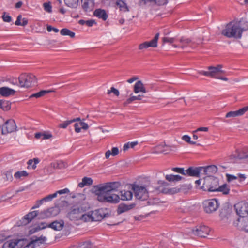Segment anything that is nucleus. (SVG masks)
Listing matches in <instances>:
<instances>
[{
  "mask_svg": "<svg viewBox=\"0 0 248 248\" xmlns=\"http://www.w3.org/2000/svg\"><path fill=\"white\" fill-rule=\"evenodd\" d=\"M119 186V182H108L94 186L92 191L97 196V199L100 202L118 203L120 199L123 201L131 200L133 193L130 191H121V197L115 193Z\"/></svg>",
  "mask_w": 248,
  "mask_h": 248,
  "instance_id": "1",
  "label": "nucleus"
},
{
  "mask_svg": "<svg viewBox=\"0 0 248 248\" xmlns=\"http://www.w3.org/2000/svg\"><path fill=\"white\" fill-rule=\"evenodd\" d=\"M46 240V237L43 236L39 237L33 236L29 242L21 239H12L4 242L2 248H22L23 244L25 245L23 248H35L36 245L39 246L40 244L44 243Z\"/></svg>",
  "mask_w": 248,
  "mask_h": 248,
  "instance_id": "2",
  "label": "nucleus"
},
{
  "mask_svg": "<svg viewBox=\"0 0 248 248\" xmlns=\"http://www.w3.org/2000/svg\"><path fill=\"white\" fill-rule=\"evenodd\" d=\"M245 24L246 29L242 28L239 23L230 22L226 25L225 28L222 30L221 34L229 38H240L243 31L248 28V24L247 22Z\"/></svg>",
  "mask_w": 248,
  "mask_h": 248,
  "instance_id": "3",
  "label": "nucleus"
},
{
  "mask_svg": "<svg viewBox=\"0 0 248 248\" xmlns=\"http://www.w3.org/2000/svg\"><path fill=\"white\" fill-rule=\"evenodd\" d=\"M222 68V65L220 64L217 65L216 67L210 66L207 67V69L209 70L208 71L202 70L199 72V73L203 76L227 81L228 80V78H227L218 76L219 74L225 73L224 71L221 70Z\"/></svg>",
  "mask_w": 248,
  "mask_h": 248,
  "instance_id": "4",
  "label": "nucleus"
},
{
  "mask_svg": "<svg viewBox=\"0 0 248 248\" xmlns=\"http://www.w3.org/2000/svg\"><path fill=\"white\" fill-rule=\"evenodd\" d=\"M218 185L219 180L217 178L208 177L204 179L203 184L200 188L205 191L216 192Z\"/></svg>",
  "mask_w": 248,
  "mask_h": 248,
  "instance_id": "5",
  "label": "nucleus"
},
{
  "mask_svg": "<svg viewBox=\"0 0 248 248\" xmlns=\"http://www.w3.org/2000/svg\"><path fill=\"white\" fill-rule=\"evenodd\" d=\"M21 87L29 88L36 83L35 76L32 74H21L18 78Z\"/></svg>",
  "mask_w": 248,
  "mask_h": 248,
  "instance_id": "6",
  "label": "nucleus"
},
{
  "mask_svg": "<svg viewBox=\"0 0 248 248\" xmlns=\"http://www.w3.org/2000/svg\"><path fill=\"white\" fill-rule=\"evenodd\" d=\"M45 224V223H41V225L42 226L41 227L40 226H37L32 228L29 231L30 233L32 234L41 229H44L46 227L51 228L55 231H60L64 226V222L63 220H61L60 221L56 220L51 223H49L47 225L44 226Z\"/></svg>",
  "mask_w": 248,
  "mask_h": 248,
  "instance_id": "7",
  "label": "nucleus"
},
{
  "mask_svg": "<svg viewBox=\"0 0 248 248\" xmlns=\"http://www.w3.org/2000/svg\"><path fill=\"white\" fill-rule=\"evenodd\" d=\"M202 204L204 211L208 214L215 212L219 205L216 199L206 200L203 202Z\"/></svg>",
  "mask_w": 248,
  "mask_h": 248,
  "instance_id": "8",
  "label": "nucleus"
},
{
  "mask_svg": "<svg viewBox=\"0 0 248 248\" xmlns=\"http://www.w3.org/2000/svg\"><path fill=\"white\" fill-rule=\"evenodd\" d=\"M132 188L136 199L141 201H145L148 199V192L144 186L134 185Z\"/></svg>",
  "mask_w": 248,
  "mask_h": 248,
  "instance_id": "9",
  "label": "nucleus"
},
{
  "mask_svg": "<svg viewBox=\"0 0 248 248\" xmlns=\"http://www.w3.org/2000/svg\"><path fill=\"white\" fill-rule=\"evenodd\" d=\"M60 212V209L58 206L50 207L46 210L40 212L38 219H43L47 218H51L57 216Z\"/></svg>",
  "mask_w": 248,
  "mask_h": 248,
  "instance_id": "10",
  "label": "nucleus"
},
{
  "mask_svg": "<svg viewBox=\"0 0 248 248\" xmlns=\"http://www.w3.org/2000/svg\"><path fill=\"white\" fill-rule=\"evenodd\" d=\"M234 208L239 217H247L248 215V203L245 201L238 202Z\"/></svg>",
  "mask_w": 248,
  "mask_h": 248,
  "instance_id": "11",
  "label": "nucleus"
},
{
  "mask_svg": "<svg viewBox=\"0 0 248 248\" xmlns=\"http://www.w3.org/2000/svg\"><path fill=\"white\" fill-rule=\"evenodd\" d=\"M110 215V214L105 213L104 209H98L91 212V221H100L105 218L109 217Z\"/></svg>",
  "mask_w": 248,
  "mask_h": 248,
  "instance_id": "12",
  "label": "nucleus"
},
{
  "mask_svg": "<svg viewBox=\"0 0 248 248\" xmlns=\"http://www.w3.org/2000/svg\"><path fill=\"white\" fill-rule=\"evenodd\" d=\"M82 212H84L82 208L79 207H73L71 208L67 215L68 218L71 220L77 221L80 220V217H82ZM83 217H84L83 216Z\"/></svg>",
  "mask_w": 248,
  "mask_h": 248,
  "instance_id": "13",
  "label": "nucleus"
},
{
  "mask_svg": "<svg viewBox=\"0 0 248 248\" xmlns=\"http://www.w3.org/2000/svg\"><path fill=\"white\" fill-rule=\"evenodd\" d=\"M210 232V228L205 225L196 226L192 230L193 233L200 237H206Z\"/></svg>",
  "mask_w": 248,
  "mask_h": 248,
  "instance_id": "14",
  "label": "nucleus"
},
{
  "mask_svg": "<svg viewBox=\"0 0 248 248\" xmlns=\"http://www.w3.org/2000/svg\"><path fill=\"white\" fill-rule=\"evenodd\" d=\"M16 129L15 121L13 119H9L2 126V134L5 135L13 132Z\"/></svg>",
  "mask_w": 248,
  "mask_h": 248,
  "instance_id": "15",
  "label": "nucleus"
},
{
  "mask_svg": "<svg viewBox=\"0 0 248 248\" xmlns=\"http://www.w3.org/2000/svg\"><path fill=\"white\" fill-rule=\"evenodd\" d=\"M233 224L238 229L248 232V217H238L236 220L234 221Z\"/></svg>",
  "mask_w": 248,
  "mask_h": 248,
  "instance_id": "16",
  "label": "nucleus"
},
{
  "mask_svg": "<svg viewBox=\"0 0 248 248\" xmlns=\"http://www.w3.org/2000/svg\"><path fill=\"white\" fill-rule=\"evenodd\" d=\"M159 36V33H157L154 38L150 41H145L139 46V49L142 50L145 48H148L150 47H156L157 46V42Z\"/></svg>",
  "mask_w": 248,
  "mask_h": 248,
  "instance_id": "17",
  "label": "nucleus"
},
{
  "mask_svg": "<svg viewBox=\"0 0 248 248\" xmlns=\"http://www.w3.org/2000/svg\"><path fill=\"white\" fill-rule=\"evenodd\" d=\"M39 212L38 211H33L30 212L27 215L24 216L21 220V223L19 225H26L31 222L35 217H39Z\"/></svg>",
  "mask_w": 248,
  "mask_h": 248,
  "instance_id": "18",
  "label": "nucleus"
},
{
  "mask_svg": "<svg viewBox=\"0 0 248 248\" xmlns=\"http://www.w3.org/2000/svg\"><path fill=\"white\" fill-rule=\"evenodd\" d=\"M202 169V167H189L186 170V175L189 176L199 177L200 176V172Z\"/></svg>",
  "mask_w": 248,
  "mask_h": 248,
  "instance_id": "19",
  "label": "nucleus"
},
{
  "mask_svg": "<svg viewBox=\"0 0 248 248\" xmlns=\"http://www.w3.org/2000/svg\"><path fill=\"white\" fill-rule=\"evenodd\" d=\"M83 1L82 7L86 12L93 11L94 6V0H82Z\"/></svg>",
  "mask_w": 248,
  "mask_h": 248,
  "instance_id": "20",
  "label": "nucleus"
},
{
  "mask_svg": "<svg viewBox=\"0 0 248 248\" xmlns=\"http://www.w3.org/2000/svg\"><path fill=\"white\" fill-rule=\"evenodd\" d=\"M16 91L7 87L0 88V95L3 97H8L15 95Z\"/></svg>",
  "mask_w": 248,
  "mask_h": 248,
  "instance_id": "21",
  "label": "nucleus"
},
{
  "mask_svg": "<svg viewBox=\"0 0 248 248\" xmlns=\"http://www.w3.org/2000/svg\"><path fill=\"white\" fill-rule=\"evenodd\" d=\"M93 15L94 16L99 19H102L104 21H106L108 17V15L106 11L100 8L95 9L93 12Z\"/></svg>",
  "mask_w": 248,
  "mask_h": 248,
  "instance_id": "22",
  "label": "nucleus"
},
{
  "mask_svg": "<svg viewBox=\"0 0 248 248\" xmlns=\"http://www.w3.org/2000/svg\"><path fill=\"white\" fill-rule=\"evenodd\" d=\"M169 2V0H140V3L144 5L148 2L154 3L155 5L160 6L166 5Z\"/></svg>",
  "mask_w": 248,
  "mask_h": 248,
  "instance_id": "23",
  "label": "nucleus"
},
{
  "mask_svg": "<svg viewBox=\"0 0 248 248\" xmlns=\"http://www.w3.org/2000/svg\"><path fill=\"white\" fill-rule=\"evenodd\" d=\"M245 109L241 108L238 110L236 111H231L226 113L225 117H235L238 116H241L245 114Z\"/></svg>",
  "mask_w": 248,
  "mask_h": 248,
  "instance_id": "24",
  "label": "nucleus"
},
{
  "mask_svg": "<svg viewBox=\"0 0 248 248\" xmlns=\"http://www.w3.org/2000/svg\"><path fill=\"white\" fill-rule=\"evenodd\" d=\"M78 121H79V122L76 123L74 124L75 131L76 132H80L81 128L84 130H87L89 126L87 123L81 121L80 119Z\"/></svg>",
  "mask_w": 248,
  "mask_h": 248,
  "instance_id": "25",
  "label": "nucleus"
},
{
  "mask_svg": "<svg viewBox=\"0 0 248 248\" xmlns=\"http://www.w3.org/2000/svg\"><path fill=\"white\" fill-rule=\"evenodd\" d=\"M135 206V204H130L129 205H126L124 204H121L119 205L117 213L118 214H122L124 212L128 211L130 209L133 208Z\"/></svg>",
  "mask_w": 248,
  "mask_h": 248,
  "instance_id": "26",
  "label": "nucleus"
},
{
  "mask_svg": "<svg viewBox=\"0 0 248 248\" xmlns=\"http://www.w3.org/2000/svg\"><path fill=\"white\" fill-rule=\"evenodd\" d=\"M166 179L169 182H176L184 179V178L180 176L179 175L169 174L166 175L165 176Z\"/></svg>",
  "mask_w": 248,
  "mask_h": 248,
  "instance_id": "27",
  "label": "nucleus"
},
{
  "mask_svg": "<svg viewBox=\"0 0 248 248\" xmlns=\"http://www.w3.org/2000/svg\"><path fill=\"white\" fill-rule=\"evenodd\" d=\"M11 108V102L5 100H0V108L4 111L9 110Z\"/></svg>",
  "mask_w": 248,
  "mask_h": 248,
  "instance_id": "28",
  "label": "nucleus"
},
{
  "mask_svg": "<svg viewBox=\"0 0 248 248\" xmlns=\"http://www.w3.org/2000/svg\"><path fill=\"white\" fill-rule=\"evenodd\" d=\"M230 191V186L226 184L218 186L216 192H221L224 195H228Z\"/></svg>",
  "mask_w": 248,
  "mask_h": 248,
  "instance_id": "29",
  "label": "nucleus"
},
{
  "mask_svg": "<svg viewBox=\"0 0 248 248\" xmlns=\"http://www.w3.org/2000/svg\"><path fill=\"white\" fill-rule=\"evenodd\" d=\"M51 165L54 169H57L65 168L67 167V164L62 160H58L56 162L51 163Z\"/></svg>",
  "mask_w": 248,
  "mask_h": 248,
  "instance_id": "30",
  "label": "nucleus"
},
{
  "mask_svg": "<svg viewBox=\"0 0 248 248\" xmlns=\"http://www.w3.org/2000/svg\"><path fill=\"white\" fill-rule=\"evenodd\" d=\"M54 90H42L37 93H33L30 95V98L35 97V98H39L41 97L47 93L54 92Z\"/></svg>",
  "mask_w": 248,
  "mask_h": 248,
  "instance_id": "31",
  "label": "nucleus"
},
{
  "mask_svg": "<svg viewBox=\"0 0 248 248\" xmlns=\"http://www.w3.org/2000/svg\"><path fill=\"white\" fill-rule=\"evenodd\" d=\"M191 184H183L178 186L179 192L186 193L192 188Z\"/></svg>",
  "mask_w": 248,
  "mask_h": 248,
  "instance_id": "32",
  "label": "nucleus"
},
{
  "mask_svg": "<svg viewBox=\"0 0 248 248\" xmlns=\"http://www.w3.org/2000/svg\"><path fill=\"white\" fill-rule=\"evenodd\" d=\"M116 4L119 7L120 11L123 12H126L129 11V9L127 6L126 3L123 0H117Z\"/></svg>",
  "mask_w": 248,
  "mask_h": 248,
  "instance_id": "33",
  "label": "nucleus"
},
{
  "mask_svg": "<svg viewBox=\"0 0 248 248\" xmlns=\"http://www.w3.org/2000/svg\"><path fill=\"white\" fill-rule=\"evenodd\" d=\"M80 120V118H76L71 120H67L61 123L59 125V127L62 128H66L69 125L71 124L72 123L75 122L77 121Z\"/></svg>",
  "mask_w": 248,
  "mask_h": 248,
  "instance_id": "34",
  "label": "nucleus"
},
{
  "mask_svg": "<svg viewBox=\"0 0 248 248\" xmlns=\"http://www.w3.org/2000/svg\"><path fill=\"white\" fill-rule=\"evenodd\" d=\"M79 0H64V3L68 7L76 8L78 7Z\"/></svg>",
  "mask_w": 248,
  "mask_h": 248,
  "instance_id": "35",
  "label": "nucleus"
},
{
  "mask_svg": "<svg viewBox=\"0 0 248 248\" xmlns=\"http://www.w3.org/2000/svg\"><path fill=\"white\" fill-rule=\"evenodd\" d=\"M60 33L63 36L68 35L71 38H74L75 36V33L74 32L71 31L70 30L67 28L62 29L60 31Z\"/></svg>",
  "mask_w": 248,
  "mask_h": 248,
  "instance_id": "36",
  "label": "nucleus"
},
{
  "mask_svg": "<svg viewBox=\"0 0 248 248\" xmlns=\"http://www.w3.org/2000/svg\"><path fill=\"white\" fill-rule=\"evenodd\" d=\"M93 244L90 241L81 242L78 243L79 248H92Z\"/></svg>",
  "mask_w": 248,
  "mask_h": 248,
  "instance_id": "37",
  "label": "nucleus"
},
{
  "mask_svg": "<svg viewBox=\"0 0 248 248\" xmlns=\"http://www.w3.org/2000/svg\"><path fill=\"white\" fill-rule=\"evenodd\" d=\"M142 96L139 95L138 96H131L130 98H128L125 102L124 103V106H126L127 104H130L132 101L136 100H141Z\"/></svg>",
  "mask_w": 248,
  "mask_h": 248,
  "instance_id": "38",
  "label": "nucleus"
},
{
  "mask_svg": "<svg viewBox=\"0 0 248 248\" xmlns=\"http://www.w3.org/2000/svg\"><path fill=\"white\" fill-rule=\"evenodd\" d=\"M143 84L140 80L138 81L134 85V91L136 93H138L140 92Z\"/></svg>",
  "mask_w": 248,
  "mask_h": 248,
  "instance_id": "39",
  "label": "nucleus"
},
{
  "mask_svg": "<svg viewBox=\"0 0 248 248\" xmlns=\"http://www.w3.org/2000/svg\"><path fill=\"white\" fill-rule=\"evenodd\" d=\"M28 175V173L25 170L18 171L15 173L14 177L16 179H20L21 177H26Z\"/></svg>",
  "mask_w": 248,
  "mask_h": 248,
  "instance_id": "40",
  "label": "nucleus"
},
{
  "mask_svg": "<svg viewBox=\"0 0 248 248\" xmlns=\"http://www.w3.org/2000/svg\"><path fill=\"white\" fill-rule=\"evenodd\" d=\"M204 171L207 172L208 171H211L212 172H216L217 171V167L215 165H211L207 166L205 168H203Z\"/></svg>",
  "mask_w": 248,
  "mask_h": 248,
  "instance_id": "41",
  "label": "nucleus"
},
{
  "mask_svg": "<svg viewBox=\"0 0 248 248\" xmlns=\"http://www.w3.org/2000/svg\"><path fill=\"white\" fill-rule=\"evenodd\" d=\"M84 212H82V215L84 217H80V220H83L85 222L88 221H91L92 217L91 216V212H89L88 214H83Z\"/></svg>",
  "mask_w": 248,
  "mask_h": 248,
  "instance_id": "42",
  "label": "nucleus"
},
{
  "mask_svg": "<svg viewBox=\"0 0 248 248\" xmlns=\"http://www.w3.org/2000/svg\"><path fill=\"white\" fill-rule=\"evenodd\" d=\"M171 170L175 172L186 175V170L183 168L174 167L171 169Z\"/></svg>",
  "mask_w": 248,
  "mask_h": 248,
  "instance_id": "43",
  "label": "nucleus"
},
{
  "mask_svg": "<svg viewBox=\"0 0 248 248\" xmlns=\"http://www.w3.org/2000/svg\"><path fill=\"white\" fill-rule=\"evenodd\" d=\"M57 194L56 193H53L52 194H49L46 197L43 198L42 199V201H43V202H47L49 201H51L54 198L56 197Z\"/></svg>",
  "mask_w": 248,
  "mask_h": 248,
  "instance_id": "44",
  "label": "nucleus"
},
{
  "mask_svg": "<svg viewBox=\"0 0 248 248\" xmlns=\"http://www.w3.org/2000/svg\"><path fill=\"white\" fill-rule=\"evenodd\" d=\"M43 7L44 10L48 13L52 12V6L50 2H45L43 3Z\"/></svg>",
  "mask_w": 248,
  "mask_h": 248,
  "instance_id": "45",
  "label": "nucleus"
},
{
  "mask_svg": "<svg viewBox=\"0 0 248 248\" xmlns=\"http://www.w3.org/2000/svg\"><path fill=\"white\" fill-rule=\"evenodd\" d=\"M82 180L86 186H90L93 184V180L90 177H84Z\"/></svg>",
  "mask_w": 248,
  "mask_h": 248,
  "instance_id": "46",
  "label": "nucleus"
},
{
  "mask_svg": "<svg viewBox=\"0 0 248 248\" xmlns=\"http://www.w3.org/2000/svg\"><path fill=\"white\" fill-rule=\"evenodd\" d=\"M6 13L5 12H3L2 15V19L4 22H10L12 20L11 17L9 15H6Z\"/></svg>",
  "mask_w": 248,
  "mask_h": 248,
  "instance_id": "47",
  "label": "nucleus"
},
{
  "mask_svg": "<svg viewBox=\"0 0 248 248\" xmlns=\"http://www.w3.org/2000/svg\"><path fill=\"white\" fill-rule=\"evenodd\" d=\"M175 40L176 39L175 38H169V37H164L162 38V42L163 43H172L175 41Z\"/></svg>",
  "mask_w": 248,
  "mask_h": 248,
  "instance_id": "48",
  "label": "nucleus"
},
{
  "mask_svg": "<svg viewBox=\"0 0 248 248\" xmlns=\"http://www.w3.org/2000/svg\"><path fill=\"white\" fill-rule=\"evenodd\" d=\"M111 93H113L116 96H118L119 95V91L115 89L114 87H112L110 88V90L108 91V94H109Z\"/></svg>",
  "mask_w": 248,
  "mask_h": 248,
  "instance_id": "49",
  "label": "nucleus"
},
{
  "mask_svg": "<svg viewBox=\"0 0 248 248\" xmlns=\"http://www.w3.org/2000/svg\"><path fill=\"white\" fill-rule=\"evenodd\" d=\"M179 188L178 186H176L175 187L169 188V194H174L175 193H179Z\"/></svg>",
  "mask_w": 248,
  "mask_h": 248,
  "instance_id": "50",
  "label": "nucleus"
},
{
  "mask_svg": "<svg viewBox=\"0 0 248 248\" xmlns=\"http://www.w3.org/2000/svg\"><path fill=\"white\" fill-rule=\"evenodd\" d=\"M43 202H44L43 201H42V199L37 200L35 202V204L32 207L31 209H34L37 208L39 207L41 205Z\"/></svg>",
  "mask_w": 248,
  "mask_h": 248,
  "instance_id": "51",
  "label": "nucleus"
},
{
  "mask_svg": "<svg viewBox=\"0 0 248 248\" xmlns=\"http://www.w3.org/2000/svg\"><path fill=\"white\" fill-rule=\"evenodd\" d=\"M226 177L228 182H231L234 180H236L238 178L237 176L229 174H226Z\"/></svg>",
  "mask_w": 248,
  "mask_h": 248,
  "instance_id": "52",
  "label": "nucleus"
},
{
  "mask_svg": "<svg viewBox=\"0 0 248 248\" xmlns=\"http://www.w3.org/2000/svg\"><path fill=\"white\" fill-rule=\"evenodd\" d=\"M111 155L113 156L117 155L119 153V149L118 147H113L111 151Z\"/></svg>",
  "mask_w": 248,
  "mask_h": 248,
  "instance_id": "53",
  "label": "nucleus"
},
{
  "mask_svg": "<svg viewBox=\"0 0 248 248\" xmlns=\"http://www.w3.org/2000/svg\"><path fill=\"white\" fill-rule=\"evenodd\" d=\"M96 22L93 19H90L86 21V25L88 27H92L93 24H96Z\"/></svg>",
  "mask_w": 248,
  "mask_h": 248,
  "instance_id": "54",
  "label": "nucleus"
},
{
  "mask_svg": "<svg viewBox=\"0 0 248 248\" xmlns=\"http://www.w3.org/2000/svg\"><path fill=\"white\" fill-rule=\"evenodd\" d=\"M179 41L182 43L183 44H188L191 42V40L188 38H184L183 37L181 38Z\"/></svg>",
  "mask_w": 248,
  "mask_h": 248,
  "instance_id": "55",
  "label": "nucleus"
},
{
  "mask_svg": "<svg viewBox=\"0 0 248 248\" xmlns=\"http://www.w3.org/2000/svg\"><path fill=\"white\" fill-rule=\"evenodd\" d=\"M47 30L48 32L53 31L55 32H58L59 30L57 28L52 27L50 25H47Z\"/></svg>",
  "mask_w": 248,
  "mask_h": 248,
  "instance_id": "56",
  "label": "nucleus"
},
{
  "mask_svg": "<svg viewBox=\"0 0 248 248\" xmlns=\"http://www.w3.org/2000/svg\"><path fill=\"white\" fill-rule=\"evenodd\" d=\"M69 192V190L68 188H66L63 189H62V190L57 191L55 193H56L57 195L58 193H59V194H65V193H68Z\"/></svg>",
  "mask_w": 248,
  "mask_h": 248,
  "instance_id": "57",
  "label": "nucleus"
},
{
  "mask_svg": "<svg viewBox=\"0 0 248 248\" xmlns=\"http://www.w3.org/2000/svg\"><path fill=\"white\" fill-rule=\"evenodd\" d=\"M22 18L21 15H19L17 16L16 20L15 22V24L17 26H21V19Z\"/></svg>",
  "mask_w": 248,
  "mask_h": 248,
  "instance_id": "58",
  "label": "nucleus"
},
{
  "mask_svg": "<svg viewBox=\"0 0 248 248\" xmlns=\"http://www.w3.org/2000/svg\"><path fill=\"white\" fill-rule=\"evenodd\" d=\"M42 137H43L42 139L43 140H46V139H48L51 138L52 137V135L50 133H43Z\"/></svg>",
  "mask_w": 248,
  "mask_h": 248,
  "instance_id": "59",
  "label": "nucleus"
},
{
  "mask_svg": "<svg viewBox=\"0 0 248 248\" xmlns=\"http://www.w3.org/2000/svg\"><path fill=\"white\" fill-rule=\"evenodd\" d=\"M182 139L185 141L189 143L190 142L191 138L188 135H184L182 137Z\"/></svg>",
  "mask_w": 248,
  "mask_h": 248,
  "instance_id": "60",
  "label": "nucleus"
},
{
  "mask_svg": "<svg viewBox=\"0 0 248 248\" xmlns=\"http://www.w3.org/2000/svg\"><path fill=\"white\" fill-rule=\"evenodd\" d=\"M208 130V127H199L197 130H196L194 132H196L197 131H207Z\"/></svg>",
  "mask_w": 248,
  "mask_h": 248,
  "instance_id": "61",
  "label": "nucleus"
},
{
  "mask_svg": "<svg viewBox=\"0 0 248 248\" xmlns=\"http://www.w3.org/2000/svg\"><path fill=\"white\" fill-rule=\"evenodd\" d=\"M7 180H10L11 181L13 179V177L11 173L10 172H7L5 174Z\"/></svg>",
  "mask_w": 248,
  "mask_h": 248,
  "instance_id": "62",
  "label": "nucleus"
},
{
  "mask_svg": "<svg viewBox=\"0 0 248 248\" xmlns=\"http://www.w3.org/2000/svg\"><path fill=\"white\" fill-rule=\"evenodd\" d=\"M138 79V77L134 76L132 78H131L128 79L127 80V82L129 83H132V82H133L134 81Z\"/></svg>",
  "mask_w": 248,
  "mask_h": 248,
  "instance_id": "63",
  "label": "nucleus"
},
{
  "mask_svg": "<svg viewBox=\"0 0 248 248\" xmlns=\"http://www.w3.org/2000/svg\"><path fill=\"white\" fill-rule=\"evenodd\" d=\"M239 159H248V153H245L244 155H241L240 154L238 155Z\"/></svg>",
  "mask_w": 248,
  "mask_h": 248,
  "instance_id": "64",
  "label": "nucleus"
}]
</instances>
